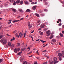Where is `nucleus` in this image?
<instances>
[{
  "instance_id": "bb28decb",
  "label": "nucleus",
  "mask_w": 64,
  "mask_h": 64,
  "mask_svg": "<svg viewBox=\"0 0 64 64\" xmlns=\"http://www.w3.org/2000/svg\"><path fill=\"white\" fill-rule=\"evenodd\" d=\"M20 20H14V22H17L18 21H19Z\"/></svg>"
},
{
  "instance_id": "58836bf2",
  "label": "nucleus",
  "mask_w": 64,
  "mask_h": 64,
  "mask_svg": "<svg viewBox=\"0 0 64 64\" xmlns=\"http://www.w3.org/2000/svg\"><path fill=\"white\" fill-rule=\"evenodd\" d=\"M34 64H37V62H34Z\"/></svg>"
},
{
  "instance_id": "a18cd8bd",
  "label": "nucleus",
  "mask_w": 64,
  "mask_h": 64,
  "mask_svg": "<svg viewBox=\"0 0 64 64\" xmlns=\"http://www.w3.org/2000/svg\"><path fill=\"white\" fill-rule=\"evenodd\" d=\"M11 46L12 47H14V44H12Z\"/></svg>"
},
{
  "instance_id": "cd10ccee",
  "label": "nucleus",
  "mask_w": 64,
  "mask_h": 64,
  "mask_svg": "<svg viewBox=\"0 0 64 64\" xmlns=\"http://www.w3.org/2000/svg\"><path fill=\"white\" fill-rule=\"evenodd\" d=\"M61 25H62V24L60 22L58 26H61Z\"/></svg>"
},
{
  "instance_id": "c756f323",
  "label": "nucleus",
  "mask_w": 64,
  "mask_h": 64,
  "mask_svg": "<svg viewBox=\"0 0 64 64\" xmlns=\"http://www.w3.org/2000/svg\"><path fill=\"white\" fill-rule=\"evenodd\" d=\"M44 11H46V12H47L48 11V10H47V9H44Z\"/></svg>"
},
{
  "instance_id": "37998d69",
  "label": "nucleus",
  "mask_w": 64,
  "mask_h": 64,
  "mask_svg": "<svg viewBox=\"0 0 64 64\" xmlns=\"http://www.w3.org/2000/svg\"><path fill=\"white\" fill-rule=\"evenodd\" d=\"M22 49L24 51V50H25V49H26V48H24Z\"/></svg>"
},
{
  "instance_id": "864d4df0",
  "label": "nucleus",
  "mask_w": 64,
  "mask_h": 64,
  "mask_svg": "<svg viewBox=\"0 0 64 64\" xmlns=\"http://www.w3.org/2000/svg\"><path fill=\"white\" fill-rule=\"evenodd\" d=\"M31 4H34V2H32Z\"/></svg>"
},
{
  "instance_id": "8fccbe9b",
  "label": "nucleus",
  "mask_w": 64,
  "mask_h": 64,
  "mask_svg": "<svg viewBox=\"0 0 64 64\" xmlns=\"http://www.w3.org/2000/svg\"><path fill=\"white\" fill-rule=\"evenodd\" d=\"M62 54H63V55H64V51H63L62 52Z\"/></svg>"
},
{
  "instance_id": "6e6d98bb",
  "label": "nucleus",
  "mask_w": 64,
  "mask_h": 64,
  "mask_svg": "<svg viewBox=\"0 0 64 64\" xmlns=\"http://www.w3.org/2000/svg\"><path fill=\"white\" fill-rule=\"evenodd\" d=\"M48 4V3L46 2L45 3V5H47Z\"/></svg>"
},
{
  "instance_id": "2f4dec72",
  "label": "nucleus",
  "mask_w": 64,
  "mask_h": 64,
  "mask_svg": "<svg viewBox=\"0 0 64 64\" xmlns=\"http://www.w3.org/2000/svg\"><path fill=\"white\" fill-rule=\"evenodd\" d=\"M17 44L18 45V46L19 47L20 46V43H17Z\"/></svg>"
},
{
  "instance_id": "423d86ee",
  "label": "nucleus",
  "mask_w": 64,
  "mask_h": 64,
  "mask_svg": "<svg viewBox=\"0 0 64 64\" xmlns=\"http://www.w3.org/2000/svg\"><path fill=\"white\" fill-rule=\"evenodd\" d=\"M62 54L60 52H59L58 54V56L59 57H62Z\"/></svg>"
},
{
  "instance_id": "680f3d73",
  "label": "nucleus",
  "mask_w": 64,
  "mask_h": 64,
  "mask_svg": "<svg viewBox=\"0 0 64 64\" xmlns=\"http://www.w3.org/2000/svg\"><path fill=\"white\" fill-rule=\"evenodd\" d=\"M62 34H64V31H63L62 32Z\"/></svg>"
},
{
  "instance_id": "f257e3e1",
  "label": "nucleus",
  "mask_w": 64,
  "mask_h": 64,
  "mask_svg": "<svg viewBox=\"0 0 64 64\" xmlns=\"http://www.w3.org/2000/svg\"><path fill=\"white\" fill-rule=\"evenodd\" d=\"M0 42L1 43H2V44L3 45L6 44L7 43V40L4 38L0 40Z\"/></svg>"
},
{
  "instance_id": "052dcab7",
  "label": "nucleus",
  "mask_w": 64,
  "mask_h": 64,
  "mask_svg": "<svg viewBox=\"0 0 64 64\" xmlns=\"http://www.w3.org/2000/svg\"><path fill=\"white\" fill-rule=\"evenodd\" d=\"M41 30V28H39L38 29V31H40V30Z\"/></svg>"
},
{
  "instance_id": "4c0bfd02",
  "label": "nucleus",
  "mask_w": 64,
  "mask_h": 64,
  "mask_svg": "<svg viewBox=\"0 0 64 64\" xmlns=\"http://www.w3.org/2000/svg\"><path fill=\"white\" fill-rule=\"evenodd\" d=\"M58 21L59 22H62V21H61V20L60 19H58Z\"/></svg>"
},
{
  "instance_id": "bf43d9fd",
  "label": "nucleus",
  "mask_w": 64,
  "mask_h": 64,
  "mask_svg": "<svg viewBox=\"0 0 64 64\" xmlns=\"http://www.w3.org/2000/svg\"><path fill=\"white\" fill-rule=\"evenodd\" d=\"M42 12H43V11H40V13H42Z\"/></svg>"
},
{
  "instance_id": "a211bd4d",
  "label": "nucleus",
  "mask_w": 64,
  "mask_h": 64,
  "mask_svg": "<svg viewBox=\"0 0 64 64\" xmlns=\"http://www.w3.org/2000/svg\"><path fill=\"white\" fill-rule=\"evenodd\" d=\"M16 2H15V1H14V3H13V5H16Z\"/></svg>"
},
{
  "instance_id": "39448f33",
  "label": "nucleus",
  "mask_w": 64,
  "mask_h": 64,
  "mask_svg": "<svg viewBox=\"0 0 64 64\" xmlns=\"http://www.w3.org/2000/svg\"><path fill=\"white\" fill-rule=\"evenodd\" d=\"M28 27H29V29L31 28V27H32V25H30V23L29 22H28Z\"/></svg>"
},
{
  "instance_id": "de8ad7c7",
  "label": "nucleus",
  "mask_w": 64,
  "mask_h": 64,
  "mask_svg": "<svg viewBox=\"0 0 64 64\" xmlns=\"http://www.w3.org/2000/svg\"><path fill=\"white\" fill-rule=\"evenodd\" d=\"M38 53H39V52H38V51L37 50L36 52V53L37 54H38V55H39L38 54Z\"/></svg>"
},
{
  "instance_id": "393cba45",
  "label": "nucleus",
  "mask_w": 64,
  "mask_h": 64,
  "mask_svg": "<svg viewBox=\"0 0 64 64\" xmlns=\"http://www.w3.org/2000/svg\"><path fill=\"white\" fill-rule=\"evenodd\" d=\"M56 38H57L58 39H59V38H60V36H57L56 37Z\"/></svg>"
},
{
  "instance_id": "20e7f679",
  "label": "nucleus",
  "mask_w": 64,
  "mask_h": 64,
  "mask_svg": "<svg viewBox=\"0 0 64 64\" xmlns=\"http://www.w3.org/2000/svg\"><path fill=\"white\" fill-rule=\"evenodd\" d=\"M57 58H54V64H55L56 63H58V61H56V60H57Z\"/></svg>"
},
{
  "instance_id": "774afa93",
  "label": "nucleus",
  "mask_w": 64,
  "mask_h": 64,
  "mask_svg": "<svg viewBox=\"0 0 64 64\" xmlns=\"http://www.w3.org/2000/svg\"><path fill=\"white\" fill-rule=\"evenodd\" d=\"M26 63V61L23 62V64H25Z\"/></svg>"
},
{
  "instance_id": "ddd939ff",
  "label": "nucleus",
  "mask_w": 64,
  "mask_h": 64,
  "mask_svg": "<svg viewBox=\"0 0 64 64\" xmlns=\"http://www.w3.org/2000/svg\"><path fill=\"white\" fill-rule=\"evenodd\" d=\"M20 0H18L16 1V3L18 4L20 3Z\"/></svg>"
},
{
  "instance_id": "603ef678",
  "label": "nucleus",
  "mask_w": 64,
  "mask_h": 64,
  "mask_svg": "<svg viewBox=\"0 0 64 64\" xmlns=\"http://www.w3.org/2000/svg\"><path fill=\"white\" fill-rule=\"evenodd\" d=\"M22 34H21L20 36V38H22Z\"/></svg>"
},
{
  "instance_id": "a878e982",
  "label": "nucleus",
  "mask_w": 64,
  "mask_h": 64,
  "mask_svg": "<svg viewBox=\"0 0 64 64\" xmlns=\"http://www.w3.org/2000/svg\"><path fill=\"white\" fill-rule=\"evenodd\" d=\"M43 34V32H41L40 33V35H42Z\"/></svg>"
},
{
  "instance_id": "69168bd1",
  "label": "nucleus",
  "mask_w": 64,
  "mask_h": 64,
  "mask_svg": "<svg viewBox=\"0 0 64 64\" xmlns=\"http://www.w3.org/2000/svg\"><path fill=\"white\" fill-rule=\"evenodd\" d=\"M34 32V30L32 31L31 32L32 33H33V32Z\"/></svg>"
},
{
  "instance_id": "4be33fe9",
  "label": "nucleus",
  "mask_w": 64,
  "mask_h": 64,
  "mask_svg": "<svg viewBox=\"0 0 64 64\" xmlns=\"http://www.w3.org/2000/svg\"><path fill=\"white\" fill-rule=\"evenodd\" d=\"M25 4H29V2L27 1H26L25 2Z\"/></svg>"
},
{
  "instance_id": "4468645a",
  "label": "nucleus",
  "mask_w": 64,
  "mask_h": 64,
  "mask_svg": "<svg viewBox=\"0 0 64 64\" xmlns=\"http://www.w3.org/2000/svg\"><path fill=\"white\" fill-rule=\"evenodd\" d=\"M30 12V10L29 9H27L26 10V12Z\"/></svg>"
},
{
  "instance_id": "6e6552de",
  "label": "nucleus",
  "mask_w": 64,
  "mask_h": 64,
  "mask_svg": "<svg viewBox=\"0 0 64 64\" xmlns=\"http://www.w3.org/2000/svg\"><path fill=\"white\" fill-rule=\"evenodd\" d=\"M52 41L53 42L55 43L57 41L56 40V39H53L52 40Z\"/></svg>"
},
{
  "instance_id": "0e129e2a",
  "label": "nucleus",
  "mask_w": 64,
  "mask_h": 64,
  "mask_svg": "<svg viewBox=\"0 0 64 64\" xmlns=\"http://www.w3.org/2000/svg\"><path fill=\"white\" fill-rule=\"evenodd\" d=\"M11 49L12 50H13L14 49H13V48H11Z\"/></svg>"
},
{
  "instance_id": "dca6fc26",
  "label": "nucleus",
  "mask_w": 64,
  "mask_h": 64,
  "mask_svg": "<svg viewBox=\"0 0 64 64\" xmlns=\"http://www.w3.org/2000/svg\"><path fill=\"white\" fill-rule=\"evenodd\" d=\"M45 26L44 25H41L40 26V28H44V26Z\"/></svg>"
},
{
  "instance_id": "f704fd0d",
  "label": "nucleus",
  "mask_w": 64,
  "mask_h": 64,
  "mask_svg": "<svg viewBox=\"0 0 64 64\" xmlns=\"http://www.w3.org/2000/svg\"><path fill=\"white\" fill-rule=\"evenodd\" d=\"M18 34L16 33V37H18Z\"/></svg>"
},
{
  "instance_id": "c03bdc74",
  "label": "nucleus",
  "mask_w": 64,
  "mask_h": 64,
  "mask_svg": "<svg viewBox=\"0 0 64 64\" xmlns=\"http://www.w3.org/2000/svg\"><path fill=\"white\" fill-rule=\"evenodd\" d=\"M48 45V44H46V45H45V46H44L43 47L44 48V47H46V46H47Z\"/></svg>"
},
{
  "instance_id": "4d7b16f0",
  "label": "nucleus",
  "mask_w": 64,
  "mask_h": 64,
  "mask_svg": "<svg viewBox=\"0 0 64 64\" xmlns=\"http://www.w3.org/2000/svg\"><path fill=\"white\" fill-rule=\"evenodd\" d=\"M11 22V21L8 22V24H10V23Z\"/></svg>"
},
{
  "instance_id": "e2e57ef3",
  "label": "nucleus",
  "mask_w": 64,
  "mask_h": 64,
  "mask_svg": "<svg viewBox=\"0 0 64 64\" xmlns=\"http://www.w3.org/2000/svg\"><path fill=\"white\" fill-rule=\"evenodd\" d=\"M62 28H64V25H63L62 26Z\"/></svg>"
},
{
  "instance_id": "e433bc0d",
  "label": "nucleus",
  "mask_w": 64,
  "mask_h": 64,
  "mask_svg": "<svg viewBox=\"0 0 64 64\" xmlns=\"http://www.w3.org/2000/svg\"><path fill=\"white\" fill-rule=\"evenodd\" d=\"M32 53V52H29L28 53V54H30V53Z\"/></svg>"
},
{
  "instance_id": "412c9836",
  "label": "nucleus",
  "mask_w": 64,
  "mask_h": 64,
  "mask_svg": "<svg viewBox=\"0 0 64 64\" xmlns=\"http://www.w3.org/2000/svg\"><path fill=\"white\" fill-rule=\"evenodd\" d=\"M37 23H39L38 25H40V20H38Z\"/></svg>"
},
{
  "instance_id": "3c124183",
  "label": "nucleus",
  "mask_w": 64,
  "mask_h": 64,
  "mask_svg": "<svg viewBox=\"0 0 64 64\" xmlns=\"http://www.w3.org/2000/svg\"><path fill=\"white\" fill-rule=\"evenodd\" d=\"M26 36V34H24V37L25 38V36Z\"/></svg>"
},
{
  "instance_id": "f3484780",
  "label": "nucleus",
  "mask_w": 64,
  "mask_h": 64,
  "mask_svg": "<svg viewBox=\"0 0 64 64\" xmlns=\"http://www.w3.org/2000/svg\"><path fill=\"white\" fill-rule=\"evenodd\" d=\"M8 45L9 46H11V42H8Z\"/></svg>"
},
{
  "instance_id": "1a4fd4ad",
  "label": "nucleus",
  "mask_w": 64,
  "mask_h": 64,
  "mask_svg": "<svg viewBox=\"0 0 64 64\" xmlns=\"http://www.w3.org/2000/svg\"><path fill=\"white\" fill-rule=\"evenodd\" d=\"M36 6H34L32 7V9L33 10H36Z\"/></svg>"
},
{
  "instance_id": "09e8293b",
  "label": "nucleus",
  "mask_w": 64,
  "mask_h": 64,
  "mask_svg": "<svg viewBox=\"0 0 64 64\" xmlns=\"http://www.w3.org/2000/svg\"><path fill=\"white\" fill-rule=\"evenodd\" d=\"M29 1L30 2H32V0H29Z\"/></svg>"
},
{
  "instance_id": "13d9d810",
  "label": "nucleus",
  "mask_w": 64,
  "mask_h": 64,
  "mask_svg": "<svg viewBox=\"0 0 64 64\" xmlns=\"http://www.w3.org/2000/svg\"><path fill=\"white\" fill-rule=\"evenodd\" d=\"M44 56H45V57H48V56H47V55H46V54H44Z\"/></svg>"
},
{
  "instance_id": "72a5a7b5",
  "label": "nucleus",
  "mask_w": 64,
  "mask_h": 64,
  "mask_svg": "<svg viewBox=\"0 0 64 64\" xmlns=\"http://www.w3.org/2000/svg\"><path fill=\"white\" fill-rule=\"evenodd\" d=\"M2 28H3V27L2 26H1L0 27V30H1L2 29Z\"/></svg>"
},
{
  "instance_id": "49530a36",
  "label": "nucleus",
  "mask_w": 64,
  "mask_h": 64,
  "mask_svg": "<svg viewBox=\"0 0 64 64\" xmlns=\"http://www.w3.org/2000/svg\"><path fill=\"white\" fill-rule=\"evenodd\" d=\"M24 18H21L20 20V21H21V20H22V19H24Z\"/></svg>"
},
{
  "instance_id": "473e14b6",
  "label": "nucleus",
  "mask_w": 64,
  "mask_h": 64,
  "mask_svg": "<svg viewBox=\"0 0 64 64\" xmlns=\"http://www.w3.org/2000/svg\"><path fill=\"white\" fill-rule=\"evenodd\" d=\"M48 30V28H46L44 29V31H46L47 30Z\"/></svg>"
},
{
  "instance_id": "9b49d317",
  "label": "nucleus",
  "mask_w": 64,
  "mask_h": 64,
  "mask_svg": "<svg viewBox=\"0 0 64 64\" xmlns=\"http://www.w3.org/2000/svg\"><path fill=\"white\" fill-rule=\"evenodd\" d=\"M18 10L19 11H20V12H23V10H22L21 8H18Z\"/></svg>"
},
{
  "instance_id": "c85d7f7f",
  "label": "nucleus",
  "mask_w": 64,
  "mask_h": 64,
  "mask_svg": "<svg viewBox=\"0 0 64 64\" xmlns=\"http://www.w3.org/2000/svg\"><path fill=\"white\" fill-rule=\"evenodd\" d=\"M53 36H51L50 38V39H52L53 37Z\"/></svg>"
},
{
  "instance_id": "c9c22d12",
  "label": "nucleus",
  "mask_w": 64,
  "mask_h": 64,
  "mask_svg": "<svg viewBox=\"0 0 64 64\" xmlns=\"http://www.w3.org/2000/svg\"><path fill=\"white\" fill-rule=\"evenodd\" d=\"M60 52V51L58 50L56 52V53H59V52Z\"/></svg>"
},
{
  "instance_id": "338daca9",
  "label": "nucleus",
  "mask_w": 64,
  "mask_h": 64,
  "mask_svg": "<svg viewBox=\"0 0 64 64\" xmlns=\"http://www.w3.org/2000/svg\"><path fill=\"white\" fill-rule=\"evenodd\" d=\"M26 33H27V31L26 30L25 32V33L24 34H26Z\"/></svg>"
},
{
  "instance_id": "5701e85b",
  "label": "nucleus",
  "mask_w": 64,
  "mask_h": 64,
  "mask_svg": "<svg viewBox=\"0 0 64 64\" xmlns=\"http://www.w3.org/2000/svg\"><path fill=\"white\" fill-rule=\"evenodd\" d=\"M22 53V52H19L18 53V55H21V54Z\"/></svg>"
},
{
  "instance_id": "2eb2a0df",
  "label": "nucleus",
  "mask_w": 64,
  "mask_h": 64,
  "mask_svg": "<svg viewBox=\"0 0 64 64\" xmlns=\"http://www.w3.org/2000/svg\"><path fill=\"white\" fill-rule=\"evenodd\" d=\"M58 58L60 61H61V60H62V58H61V56H59Z\"/></svg>"
},
{
  "instance_id": "5fc2aeb1",
  "label": "nucleus",
  "mask_w": 64,
  "mask_h": 64,
  "mask_svg": "<svg viewBox=\"0 0 64 64\" xmlns=\"http://www.w3.org/2000/svg\"><path fill=\"white\" fill-rule=\"evenodd\" d=\"M39 40H40V39H38V40H36V41H39Z\"/></svg>"
},
{
  "instance_id": "79ce46f5",
  "label": "nucleus",
  "mask_w": 64,
  "mask_h": 64,
  "mask_svg": "<svg viewBox=\"0 0 64 64\" xmlns=\"http://www.w3.org/2000/svg\"><path fill=\"white\" fill-rule=\"evenodd\" d=\"M47 62H45V63H44L43 64H47Z\"/></svg>"
},
{
  "instance_id": "f03ea898",
  "label": "nucleus",
  "mask_w": 64,
  "mask_h": 64,
  "mask_svg": "<svg viewBox=\"0 0 64 64\" xmlns=\"http://www.w3.org/2000/svg\"><path fill=\"white\" fill-rule=\"evenodd\" d=\"M46 36H49V35H50L51 34V32H50V30H48V31H47L46 33Z\"/></svg>"
},
{
  "instance_id": "ea45409f",
  "label": "nucleus",
  "mask_w": 64,
  "mask_h": 64,
  "mask_svg": "<svg viewBox=\"0 0 64 64\" xmlns=\"http://www.w3.org/2000/svg\"><path fill=\"white\" fill-rule=\"evenodd\" d=\"M16 32H17V31L16 30H15L13 32L14 33H16Z\"/></svg>"
},
{
  "instance_id": "aec40b11",
  "label": "nucleus",
  "mask_w": 64,
  "mask_h": 64,
  "mask_svg": "<svg viewBox=\"0 0 64 64\" xmlns=\"http://www.w3.org/2000/svg\"><path fill=\"white\" fill-rule=\"evenodd\" d=\"M23 2L22 0H21L20 2V4H21V5L23 4Z\"/></svg>"
},
{
  "instance_id": "7ed1b4c3",
  "label": "nucleus",
  "mask_w": 64,
  "mask_h": 64,
  "mask_svg": "<svg viewBox=\"0 0 64 64\" xmlns=\"http://www.w3.org/2000/svg\"><path fill=\"white\" fill-rule=\"evenodd\" d=\"M20 49L19 48H16L14 49V52L15 53H17V51H19Z\"/></svg>"
},
{
  "instance_id": "6ab92c4d",
  "label": "nucleus",
  "mask_w": 64,
  "mask_h": 64,
  "mask_svg": "<svg viewBox=\"0 0 64 64\" xmlns=\"http://www.w3.org/2000/svg\"><path fill=\"white\" fill-rule=\"evenodd\" d=\"M3 60L2 59H0V63H1L2 62H3Z\"/></svg>"
},
{
  "instance_id": "0eeeda50",
  "label": "nucleus",
  "mask_w": 64,
  "mask_h": 64,
  "mask_svg": "<svg viewBox=\"0 0 64 64\" xmlns=\"http://www.w3.org/2000/svg\"><path fill=\"white\" fill-rule=\"evenodd\" d=\"M12 10L13 12H14V13H15L16 14V10L14 9H12Z\"/></svg>"
},
{
  "instance_id": "f8f14e48",
  "label": "nucleus",
  "mask_w": 64,
  "mask_h": 64,
  "mask_svg": "<svg viewBox=\"0 0 64 64\" xmlns=\"http://www.w3.org/2000/svg\"><path fill=\"white\" fill-rule=\"evenodd\" d=\"M35 15L36 16L38 17H39L40 16L39 15V14H36Z\"/></svg>"
},
{
  "instance_id": "7c9ffc66",
  "label": "nucleus",
  "mask_w": 64,
  "mask_h": 64,
  "mask_svg": "<svg viewBox=\"0 0 64 64\" xmlns=\"http://www.w3.org/2000/svg\"><path fill=\"white\" fill-rule=\"evenodd\" d=\"M21 32H20V33L18 36V38H19V37H20V35L21 34Z\"/></svg>"
},
{
  "instance_id": "9d476101",
  "label": "nucleus",
  "mask_w": 64,
  "mask_h": 64,
  "mask_svg": "<svg viewBox=\"0 0 64 64\" xmlns=\"http://www.w3.org/2000/svg\"><path fill=\"white\" fill-rule=\"evenodd\" d=\"M49 64H52L53 63V62L52 61L49 60Z\"/></svg>"
},
{
  "instance_id": "b1692460",
  "label": "nucleus",
  "mask_w": 64,
  "mask_h": 64,
  "mask_svg": "<svg viewBox=\"0 0 64 64\" xmlns=\"http://www.w3.org/2000/svg\"><path fill=\"white\" fill-rule=\"evenodd\" d=\"M60 36L61 37H63V34H60Z\"/></svg>"
},
{
  "instance_id": "a19ab883",
  "label": "nucleus",
  "mask_w": 64,
  "mask_h": 64,
  "mask_svg": "<svg viewBox=\"0 0 64 64\" xmlns=\"http://www.w3.org/2000/svg\"><path fill=\"white\" fill-rule=\"evenodd\" d=\"M2 36L1 35L0 36V39H2Z\"/></svg>"
}]
</instances>
